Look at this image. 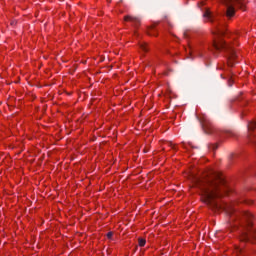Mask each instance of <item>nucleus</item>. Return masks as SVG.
<instances>
[{
    "instance_id": "nucleus-1",
    "label": "nucleus",
    "mask_w": 256,
    "mask_h": 256,
    "mask_svg": "<svg viewBox=\"0 0 256 256\" xmlns=\"http://www.w3.org/2000/svg\"><path fill=\"white\" fill-rule=\"evenodd\" d=\"M194 187H197L201 191L202 201L209 205L214 211H226L230 216V227L237 229L239 225L240 241H249L250 243H255V231L251 230L253 226V214L249 212H237L235 209V204H225L220 203L219 198L221 194L222 187H225V179L221 174L211 172V176L199 178H193Z\"/></svg>"
},
{
    "instance_id": "nucleus-2",
    "label": "nucleus",
    "mask_w": 256,
    "mask_h": 256,
    "mask_svg": "<svg viewBox=\"0 0 256 256\" xmlns=\"http://www.w3.org/2000/svg\"><path fill=\"white\" fill-rule=\"evenodd\" d=\"M203 17H205V19H207V21H209L210 23H213L216 29L215 32H213L214 35H216L217 37L213 40L212 44L214 51H221L224 49V51H226L228 55V66L233 67V65L237 63L235 62V60L237 59V52L235 51V49H233V47H231L229 44L225 43V41L221 39V37L225 35V30L219 28V18L213 15L209 9H206Z\"/></svg>"
},
{
    "instance_id": "nucleus-3",
    "label": "nucleus",
    "mask_w": 256,
    "mask_h": 256,
    "mask_svg": "<svg viewBox=\"0 0 256 256\" xmlns=\"http://www.w3.org/2000/svg\"><path fill=\"white\" fill-rule=\"evenodd\" d=\"M224 3L227 7L226 17L228 19H231L235 15V7L245 9V0H224Z\"/></svg>"
},
{
    "instance_id": "nucleus-4",
    "label": "nucleus",
    "mask_w": 256,
    "mask_h": 256,
    "mask_svg": "<svg viewBox=\"0 0 256 256\" xmlns=\"http://www.w3.org/2000/svg\"><path fill=\"white\" fill-rule=\"evenodd\" d=\"M198 121H200L202 129L205 131V133H207L208 135L214 133L215 128L213 127V123H211V120L207 115H202L198 117Z\"/></svg>"
},
{
    "instance_id": "nucleus-5",
    "label": "nucleus",
    "mask_w": 256,
    "mask_h": 256,
    "mask_svg": "<svg viewBox=\"0 0 256 256\" xmlns=\"http://www.w3.org/2000/svg\"><path fill=\"white\" fill-rule=\"evenodd\" d=\"M124 21L132 23L134 29H139V26L141 25V17L139 16L126 15L124 16Z\"/></svg>"
},
{
    "instance_id": "nucleus-6",
    "label": "nucleus",
    "mask_w": 256,
    "mask_h": 256,
    "mask_svg": "<svg viewBox=\"0 0 256 256\" xmlns=\"http://www.w3.org/2000/svg\"><path fill=\"white\" fill-rule=\"evenodd\" d=\"M256 129V121L250 122L248 124V131H255Z\"/></svg>"
},
{
    "instance_id": "nucleus-7",
    "label": "nucleus",
    "mask_w": 256,
    "mask_h": 256,
    "mask_svg": "<svg viewBox=\"0 0 256 256\" xmlns=\"http://www.w3.org/2000/svg\"><path fill=\"white\" fill-rule=\"evenodd\" d=\"M140 49H141L144 53H147V51H149V48L147 47V44H146V43L140 44Z\"/></svg>"
},
{
    "instance_id": "nucleus-8",
    "label": "nucleus",
    "mask_w": 256,
    "mask_h": 256,
    "mask_svg": "<svg viewBox=\"0 0 256 256\" xmlns=\"http://www.w3.org/2000/svg\"><path fill=\"white\" fill-rule=\"evenodd\" d=\"M138 243L140 247H145V243H147V241L143 238H139Z\"/></svg>"
},
{
    "instance_id": "nucleus-9",
    "label": "nucleus",
    "mask_w": 256,
    "mask_h": 256,
    "mask_svg": "<svg viewBox=\"0 0 256 256\" xmlns=\"http://www.w3.org/2000/svg\"><path fill=\"white\" fill-rule=\"evenodd\" d=\"M236 254L239 255H243V249L242 248H236Z\"/></svg>"
},
{
    "instance_id": "nucleus-10",
    "label": "nucleus",
    "mask_w": 256,
    "mask_h": 256,
    "mask_svg": "<svg viewBox=\"0 0 256 256\" xmlns=\"http://www.w3.org/2000/svg\"><path fill=\"white\" fill-rule=\"evenodd\" d=\"M217 147V144H213L210 146V149H212V151H216Z\"/></svg>"
},
{
    "instance_id": "nucleus-11",
    "label": "nucleus",
    "mask_w": 256,
    "mask_h": 256,
    "mask_svg": "<svg viewBox=\"0 0 256 256\" xmlns=\"http://www.w3.org/2000/svg\"><path fill=\"white\" fill-rule=\"evenodd\" d=\"M111 237H113V232H108V233H107V238H108V239H111Z\"/></svg>"
},
{
    "instance_id": "nucleus-12",
    "label": "nucleus",
    "mask_w": 256,
    "mask_h": 256,
    "mask_svg": "<svg viewBox=\"0 0 256 256\" xmlns=\"http://www.w3.org/2000/svg\"><path fill=\"white\" fill-rule=\"evenodd\" d=\"M228 85H229V87H232L233 86V80L229 79Z\"/></svg>"
},
{
    "instance_id": "nucleus-13",
    "label": "nucleus",
    "mask_w": 256,
    "mask_h": 256,
    "mask_svg": "<svg viewBox=\"0 0 256 256\" xmlns=\"http://www.w3.org/2000/svg\"><path fill=\"white\" fill-rule=\"evenodd\" d=\"M148 35H154L151 31H148Z\"/></svg>"
},
{
    "instance_id": "nucleus-14",
    "label": "nucleus",
    "mask_w": 256,
    "mask_h": 256,
    "mask_svg": "<svg viewBox=\"0 0 256 256\" xmlns=\"http://www.w3.org/2000/svg\"><path fill=\"white\" fill-rule=\"evenodd\" d=\"M228 135H229V136H233V132H229Z\"/></svg>"
},
{
    "instance_id": "nucleus-15",
    "label": "nucleus",
    "mask_w": 256,
    "mask_h": 256,
    "mask_svg": "<svg viewBox=\"0 0 256 256\" xmlns=\"http://www.w3.org/2000/svg\"><path fill=\"white\" fill-rule=\"evenodd\" d=\"M184 37H187V32H184Z\"/></svg>"
},
{
    "instance_id": "nucleus-16",
    "label": "nucleus",
    "mask_w": 256,
    "mask_h": 256,
    "mask_svg": "<svg viewBox=\"0 0 256 256\" xmlns=\"http://www.w3.org/2000/svg\"><path fill=\"white\" fill-rule=\"evenodd\" d=\"M11 25H15V22H12Z\"/></svg>"
},
{
    "instance_id": "nucleus-17",
    "label": "nucleus",
    "mask_w": 256,
    "mask_h": 256,
    "mask_svg": "<svg viewBox=\"0 0 256 256\" xmlns=\"http://www.w3.org/2000/svg\"><path fill=\"white\" fill-rule=\"evenodd\" d=\"M201 5H204V3H203V2H201Z\"/></svg>"
},
{
    "instance_id": "nucleus-18",
    "label": "nucleus",
    "mask_w": 256,
    "mask_h": 256,
    "mask_svg": "<svg viewBox=\"0 0 256 256\" xmlns=\"http://www.w3.org/2000/svg\"><path fill=\"white\" fill-rule=\"evenodd\" d=\"M254 145L256 146V142H254Z\"/></svg>"
}]
</instances>
